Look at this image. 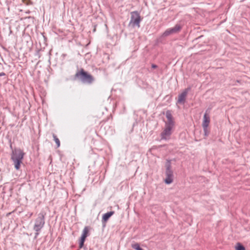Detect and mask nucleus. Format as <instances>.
Here are the masks:
<instances>
[{"instance_id":"obj_10","label":"nucleus","mask_w":250,"mask_h":250,"mask_svg":"<svg viewBox=\"0 0 250 250\" xmlns=\"http://www.w3.org/2000/svg\"><path fill=\"white\" fill-rule=\"evenodd\" d=\"M114 214V211H109L105 214L103 216V219L104 221H106L108 218Z\"/></svg>"},{"instance_id":"obj_19","label":"nucleus","mask_w":250,"mask_h":250,"mask_svg":"<svg viewBox=\"0 0 250 250\" xmlns=\"http://www.w3.org/2000/svg\"><path fill=\"white\" fill-rule=\"evenodd\" d=\"M85 238H86L84 237V236L83 237L81 236L80 242V248H82L83 247V243H84Z\"/></svg>"},{"instance_id":"obj_2","label":"nucleus","mask_w":250,"mask_h":250,"mask_svg":"<svg viewBox=\"0 0 250 250\" xmlns=\"http://www.w3.org/2000/svg\"><path fill=\"white\" fill-rule=\"evenodd\" d=\"M44 215L43 213H39L35 220L33 229L37 232L36 233V235H38V232L41 230L44 225Z\"/></svg>"},{"instance_id":"obj_15","label":"nucleus","mask_w":250,"mask_h":250,"mask_svg":"<svg viewBox=\"0 0 250 250\" xmlns=\"http://www.w3.org/2000/svg\"><path fill=\"white\" fill-rule=\"evenodd\" d=\"M173 178L166 177V178L165 180V182L166 184L169 185L172 183L173 182Z\"/></svg>"},{"instance_id":"obj_5","label":"nucleus","mask_w":250,"mask_h":250,"mask_svg":"<svg viewBox=\"0 0 250 250\" xmlns=\"http://www.w3.org/2000/svg\"><path fill=\"white\" fill-rule=\"evenodd\" d=\"M172 128L165 126L163 131L161 134V140H169L171 134Z\"/></svg>"},{"instance_id":"obj_21","label":"nucleus","mask_w":250,"mask_h":250,"mask_svg":"<svg viewBox=\"0 0 250 250\" xmlns=\"http://www.w3.org/2000/svg\"><path fill=\"white\" fill-rule=\"evenodd\" d=\"M5 75V73L4 72H1L0 73V76H3Z\"/></svg>"},{"instance_id":"obj_6","label":"nucleus","mask_w":250,"mask_h":250,"mask_svg":"<svg viewBox=\"0 0 250 250\" xmlns=\"http://www.w3.org/2000/svg\"><path fill=\"white\" fill-rule=\"evenodd\" d=\"M190 89V88L189 87L185 89L182 93L179 95L177 103L184 104L185 103L188 93Z\"/></svg>"},{"instance_id":"obj_18","label":"nucleus","mask_w":250,"mask_h":250,"mask_svg":"<svg viewBox=\"0 0 250 250\" xmlns=\"http://www.w3.org/2000/svg\"><path fill=\"white\" fill-rule=\"evenodd\" d=\"M166 117L167 120L173 119L172 116L171 112L169 110H167L166 111Z\"/></svg>"},{"instance_id":"obj_4","label":"nucleus","mask_w":250,"mask_h":250,"mask_svg":"<svg viewBox=\"0 0 250 250\" xmlns=\"http://www.w3.org/2000/svg\"><path fill=\"white\" fill-rule=\"evenodd\" d=\"M131 19L129 22L132 26H136L138 27H140V22L141 21V17L137 11H134L131 13Z\"/></svg>"},{"instance_id":"obj_8","label":"nucleus","mask_w":250,"mask_h":250,"mask_svg":"<svg viewBox=\"0 0 250 250\" xmlns=\"http://www.w3.org/2000/svg\"><path fill=\"white\" fill-rule=\"evenodd\" d=\"M210 122L209 116L206 112L203 116V120L202 123V127H208Z\"/></svg>"},{"instance_id":"obj_13","label":"nucleus","mask_w":250,"mask_h":250,"mask_svg":"<svg viewBox=\"0 0 250 250\" xmlns=\"http://www.w3.org/2000/svg\"><path fill=\"white\" fill-rule=\"evenodd\" d=\"M236 250H245V247L240 243H237L235 247Z\"/></svg>"},{"instance_id":"obj_16","label":"nucleus","mask_w":250,"mask_h":250,"mask_svg":"<svg viewBox=\"0 0 250 250\" xmlns=\"http://www.w3.org/2000/svg\"><path fill=\"white\" fill-rule=\"evenodd\" d=\"M53 137L54 138V140L57 144V147H59L60 146V142L59 141V139L57 137V136L55 134H53Z\"/></svg>"},{"instance_id":"obj_3","label":"nucleus","mask_w":250,"mask_h":250,"mask_svg":"<svg viewBox=\"0 0 250 250\" xmlns=\"http://www.w3.org/2000/svg\"><path fill=\"white\" fill-rule=\"evenodd\" d=\"M75 77L80 78L81 81L83 83H91L93 81L92 76L83 69L75 74Z\"/></svg>"},{"instance_id":"obj_1","label":"nucleus","mask_w":250,"mask_h":250,"mask_svg":"<svg viewBox=\"0 0 250 250\" xmlns=\"http://www.w3.org/2000/svg\"><path fill=\"white\" fill-rule=\"evenodd\" d=\"M24 153L20 148H15L12 150L11 158L14 163L15 168L19 170L23 159Z\"/></svg>"},{"instance_id":"obj_22","label":"nucleus","mask_w":250,"mask_h":250,"mask_svg":"<svg viewBox=\"0 0 250 250\" xmlns=\"http://www.w3.org/2000/svg\"><path fill=\"white\" fill-rule=\"evenodd\" d=\"M152 67L155 68L157 67V66L156 65H155V64H152Z\"/></svg>"},{"instance_id":"obj_17","label":"nucleus","mask_w":250,"mask_h":250,"mask_svg":"<svg viewBox=\"0 0 250 250\" xmlns=\"http://www.w3.org/2000/svg\"><path fill=\"white\" fill-rule=\"evenodd\" d=\"M171 30L170 28L167 29L166 31H165L163 34V36H167L170 34H172Z\"/></svg>"},{"instance_id":"obj_20","label":"nucleus","mask_w":250,"mask_h":250,"mask_svg":"<svg viewBox=\"0 0 250 250\" xmlns=\"http://www.w3.org/2000/svg\"><path fill=\"white\" fill-rule=\"evenodd\" d=\"M203 131H204V135L205 136H208L209 132L208 130V127H203Z\"/></svg>"},{"instance_id":"obj_14","label":"nucleus","mask_w":250,"mask_h":250,"mask_svg":"<svg viewBox=\"0 0 250 250\" xmlns=\"http://www.w3.org/2000/svg\"><path fill=\"white\" fill-rule=\"evenodd\" d=\"M131 247L136 250H144L140 246L138 243H135L131 245Z\"/></svg>"},{"instance_id":"obj_7","label":"nucleus","mask_w":250,"mask_h":250,"mask_svg":"<svg viewBox=\"0 0 250 250\" xmlns=\"http://www.w3.org/2000/svg\"><path fill=\"white\" fill-rule=\"evenodd\" d=\"M166 177L173 178V172L171 169V161L170 160H167L166 164Z\"/></svg>"},{"instance_id":"obj_12","label":"nucleus","mask_w":250,"mask_h":250,"mask_svg":"<svg viewBox=\"0 0 250 250\" xmlns=\"http://www.w3.org/2000/svg\"><path fill=\"white\" fill-rule=\"evenodd\" d=\"M88 228L87 227H84L83 230V233L81 236H84V237L86 238L88 235Z\"/></svg>"},{"instance_id":"obj_11","label":"nucleus","mask_w":250,"mask_h":250,"mask_svg":"<svg viewBox=\"0 0 250 250\" xmlns=\"http://www.w3.org/2000/svg\"><path fill=\"white\" fill-rule=\"evenodd\" d=\"M181 26L179 25H176L174 27L171 28L172 33L173 34L179 32L181 29Z\"/></svg>"},{"instance_id":"obj_9","label":"nucleus","mask_w":250,"mask_h":250,"mask_svg":"<svg viewBox=\"0 0 250 250\" xmlns=\"http://www.w3.org/2000/svg\"><path fill=\"white\" fill-rule=\"evenodd\" d=\"M174 125V122L173 120V119H168L167 122L166 123L165 126L171 128L172 129Z\"/></svg>"}]
</instances>
